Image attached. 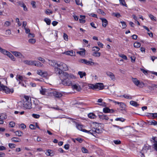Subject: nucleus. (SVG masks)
<instances>
[{"label":"nucleus","mask_w":157,"mask_h":157,"mask_svg":"<svg viewBox=\"0 0 157 157\" xmlns=\"http://www.w3.org/2000/svg\"><path fill=\"white\" fill-rule=\"evenodd\" d=\"M49 65L54 67L55 71L57 74L60 75L62 73V70L66 71L67 69V67L66 64L63 62H57L54 60L48 59Z\"/></svg>","instance_id":"1"},{"label":"nucleus","mask_w":157,"mask_h":157,"mask_svg":"<svg viewBox=\"0 0 157 157\" xmlns=\"http://www.w3.org/2000/svg\"><path fill=\"white\" fill-rule=\"evenodd\" d=\"M63 79L61 80V83L64 85H72V81L71 78H74V75L71 74H68L66 72H63Z\"/></svg>","instance_id":"2"},{"label":"nucleus","mask_w":157,"mask_h":157,"mask_svg":"<svg viewBox=\"0 0 157 157\" xmlns=\"http://www.w3.org/2000/svg\"><path fill=\"white\" fill-rule=\"evenodd\" d=\"M90 89L93 90L98 89L99 90H102L104 88V85L102 83H98L95 85L90 84L89 85Z\"/></svg>","instance_id":"3"},{"label":"nucleus","mask_w":157,"mask_h":157,"mask_svg":"<svg viewBox=\"0 0 157 157\" xmlns=\"http://www.w3.org/2000/svg\"><path fill=\"white\" fill-rule=\"evenodd\" d=\"M40 93L42 95L50 96L52 95V90L44 88L41 86L40 89Z\"/></svg>","instance_id":"4"},{"label":"nucleus","mask_w":157,"mask_h":157,"mask_svg":"<svg viewBox=\"0 0 157 157\" xmlns=\"http://www.w3.org/2000/svg\"><path fill=\"white\" fill-rule=\"evenodd\" d=\"M132 79L133 82L137 86L141 88L144 86V83L142 82H140L137 78H132Z\"/></svg>","instance_id":"5"},{"label":"nucleus","mask_w":157,"mask_h":157,"mask_svg":"<svg viewBox=\"0 0 157 157\" xmlns=\"http://www.w3.org/2000/svg\"><path fill=\"white\" fill-rule=\"evenodd\" d=\"M2 91L7 94H12L14 92V90L13 88L10 89L5 86Z\"/></svg>","instance_id":"6"},{"label":"nucleus","mask_w":157,"mask_h":157,"mask_svg":"<svg viewBox=\"0 0 157 157\" xmlns=\"http://www.w3.org/2000/svg\"><path fill=\"white\" fill-rule=\"evenodd\" d=\"M24 107L26 109H31L32 108L31 101L24 102L23 103Z\"/></svg>","instance_id":"7"},{"label":"nucleus","mask_w":157,"mask_h":157,"mask_svg":"<svg viewBox=\"0 0 157 157\" xmlns=\"http://www.w3.org/2000/svg\"><path fill=\"white\" fill-rule=\"evenodd\" d=\"M52 94H53L55 97L56 98H60L62 96V94L61 93L56 91H53L52 90Z\"/></svg>","instance_id":"8"},{"label":"nucleus","mask_w":157,"mask_h":157,"mask_svg":"<svg viewBox=\"0 0 157 157\" xmlns=\"http://www.w3.org/2000/svg\"><path fill=\"white\" fill-rule=\"evenodd\" d=\"M151 149L150 146L147 144H145L142 149V151L144 153H146L147 150Z\"/></svg>","instance_id":"9"},{"label":"nucleus","mask_w":157,"mask_h":157,"mask_svg":"<svg viewBox=\"0 0 157 157\" xmlns=\"http://www.w3.org/2000/svg\"><path fill=\"white\" fill-rule=\"evenodd\" d=\"M71 86L73 89L76 90L78 91H80L82 89L81 86L78 84L72 85Z\"/></svg>","instance_id":"10"},{"label":"nucleus","mask_w":157,"mask_h":157,"mask_svg":"<svg viewBox=\"0 0 157 157\" xmlns=\"http://www.w3.org/2000/svg\"><path fill=\"white\" fill-rule=\"evenodd\" d=\"M103 112L105 113H113L114 112V110L113 109H110L109 108L106 107L103 108Z\"/></svg>","instance_id":"11"},{"label":"nucleus","mask_w":157,"mask_h":157,"mask_svg":"<svg viewBox=\"0 0 157 157\" xmlns=\"http://www.w3.org/2000/svg\"><path fill=\"white\" fill-rule=\"evenodd\" d=\"M106 74L109 76L112 80H114L115 79L114 75L111 72L107 71L106 72Z\"/></svg>","instance_id":"12"},{"label":"nucleus","mask_w":157,"mask_h":157,"mask_svg":"<svg viewBox=\"0 0 157 157\" xmlns=\"http://www.w3.org/2000/svg\"><path fill=\"white\" fill-rule=\"evenodd\" d=\"M100 19L102 22V25L103 27L105 28L108 24V22L107 20L105 18H100Z\"/></svg>","instance_id":"13"},{"label":"nucleus","mask_w":157,"mask_h":157,"mask_svg":"<svg viewBox=\"0 0 157 157\" xmlns=\"http://www.w3.org/2000/svg\"><path fill=\"white\" fill-rule=\"evenodd\" d=\"M98 116L102 120H108L109 119L107 115L103 114L102 113L99 114Z\"/></svg>","instance_id":"14"},{"label":"nucleus","mask_w":157,"mask_h":157,"mask_svg":"<svg viewBox=\"0 0 157 157\" xmlns=\"http://www.w3.org/2000/svg\"><path fill=\"white\" fill-rule=\"evenodd\" d=\"M119 106L120 107L118 109L119 110L123 111L125 110L126 105L123 102H121L120 105H119Z\"/></svg>","instance_id":"15"},{"label":"nucleus","mask_w":157,"mask_h":157,"mask_svg":"<svg viewBox=\"0 0 157 157\" xmlns=\"http://www.w3.org/2000/svg\"><path fill=\"white\" fill-rule=\"evenodd\" d=\"M45 154L47 155L51 156H52L54 155V153L53 152V151L50 149L47 150Z\"/></svg>","instance_id":"16"},{"label":"nucleus","mask_w":157,"mask_h":157,"mask_svg":"<svg viewBox=\"0 0 157 157\" xmlns=\"http://www.w3.org/2000/svg\"><path fill=\"white\" fill-rule=\"evenodd\" d=\"M73 122L75 123L76 128L79 130L82 131L84 129L82 128V126L75 121H74Z\"/></svg>","instance_id":"17"},{"label":"nucleus","mask_w":157,"mask_h":157,"mask_svg":"<svg viewBox=\"0 0 157 157\" xmlns=\"http://www.w3.org/2000/svg\"><path fill=\"white\" fill-rule=\"evenodd\" d=\"M33 61L34 62L33 65L39 67H41L43 65V64L38 61Z\"/></svg>","instance_id":"18"},{"label":"nucleus","mask_w":157,"mask_h":157,"mask_svg":"<svg viewBox=\"0 0 157 157\" xmlns=\"http://www.w3.org/2000/svg\"><path fill=\"white\" fill-rule=\"evenodd\" d=\"M130 104L132 105L135 107H137L140 105L136 102L134 101H130Z\"/></svg>","instance_id":"19"},{"label":"nucleus","mask_w":157,"mask_h":157,"mask_svg":"<svg viewBox=\"0 0 157 157\" xmlns=\"http://www.w3.org/2000/svg\"><path fill=\"white\" fill-rule=\"evenodd\" d=\"M11 140L12 142L16 143V142H19L21 141V139L18 137H13L11 138Z\"/></svg>","instance_id":"20"},{"label":"nucleus","mask_w":157,"mask_h":157,"mask_svg":"<svg viewBox=\"0 0 157 157\" xmlns=\"http://www.w3.org/2000/svg\"><path fill=\"white\" fill-rule=\"evenodd\" d=\"M24 63L29 65H33L34 62L32 60H26L24 61Z\"/></svg>","instance_id":"21"},{"label":"nucleus","mask_w":157,"mask_h":157,"mask_svg":"<svg viewBox=\"0 0 157 157\" xmlns=\"http://www.w3.org/2000/svg\"><path fill=\"white\" fill-rule=\"evenodd\" d=\"M82 51H78L77 52L78 54H79L80 55L83 56L85 55V50L84 48H82L81 49Z\"/></svg>","instance_id":"22"},{"label":"nucleus","mask_w":157,"mask_h":157,"mask_svg":"<svg viewBox=\"0 0 157 157\" xmlns=\"http://www.w3.org/2000/svg\"><path fill=\"white\" fill-rule=\"evenodd\" d=\"M37 74L40 75L42 76L43 77L47 75L46 73L43 72L41 70L37 71Z\"/></svg>","instance_id":"23"},{"label":"nucleus","mask_w":157,"mask_h":157,"mask_svg":"<svg viewBox=\"0 0 157 157\" xmlns=\"http://www.w3.org/2000/svg\"><path fill=\"white\" fill-rule=\"evenodd\" d=\"M34 105H35L34 108L36 109V110L38 111L41 109V107L40 105H39L37 103H34Z\"/></svg>","instance_id":"24"},{"label":"nucleus","mask_w":157,"mask_h":157,"mask_svg":"<svg viewBox=\"0 0 157 157\" xmlns=\"http://www.w3.org/2000/svg\"><path fill=\"white\" fill-rule=\"evenodd\" d=\"M15 135L18 136H21L23 134V133L20 131H17L14 132Z\"/></svg>","instance_id":"25"},{"label":"nucleus","mask_w":157,"mask_h":157,"mask_svg":"<svg viewBox=\"0 0 157 157\" xmlns=\"http://www.w3.org/2000/svg\"><path fill=\"white\" fill-rule=\"evenodd\" d=\"M7 55L13 61L15 60V59L14 56L10 52H8Z\"/></svg>","instance_id":"26"},{"label":"nucleus","mask_w":157,"mask_h":157,"mask_svg":"<svg viewBox=\"0 0 157 157\" xmlns=\"http://www.w3.org/2000/svg\"><path fill=\"white\" fill-rule=\"evenodd\" d=\"M65 53L66 55H68L74 56L75 55V52H74L73 51L71 50L67 51L65 52Z\"/></svg>","instance_id":"27"},{"label":"nucleus","mask_w":157,"mask_h":157,"mask_svg":"<svg viewBox=\"0 0 157 157\" xmlns=\"http://www.w3.org/2000/svg\"><path fill=\"white\" fill-rule=\"evenodd\" d=\"M149 124L150 125L157 126V121L155 120L149 121H148Z\"/></svg>","instance_id":"28"},{"label":"nucleus","mask_w":157,"mask_h":157,"mask_svg":"<svg viewBox=\"0 0 157 157\" xmlns=\"http://www.w3.org/2000/svg\"><path fill=\"white\" fill-rule=\"evenodd\" d=\"M78 74L80 75L81 78H82L84 76L86 75V73L85 72L79 71L78 72Z\"/></svg>","instance_id":"29"},{"label":"nucleus","mask_w":157,"mask_h":157,"mask_svg":"<svg viewBox=\"0 0 157 157\" xmlns=\"http://www.w3.org/2000/svg\"><path fill=\"white\" fill-rule=\"evenodd\" d=\"M92 129H94V130H93V133H101V130H100L99 128H93Z\"/></svg>","instance_id":"30"},{"label":"nucleus","mask_w":157,"mask_h":157,"mask_svg":"<svg viewBox=\"0 0 157 157\" xmlns=\"http://www.w3.org/2000/svg\"><path fill=\"white\" fill-rule=\"evenodd\" d=\"M24 99H23L24 102L27 101H31V98L28 96L25 95L24 96Z\"/></svg>","instance_id":"31"},{"label":"nucleus","mask_w":157,"mask_h":157,"mask_svg":"<svg viewBox=\"0 0 157 157\" xmlns=\"http://www.w3.org/2000/svg\"><path fill=\"white\" fill-rule=\"evenodd\" d=\"M13 54L16 56H19L20 57L22 56V55L21 53L17 52H13Z\"/></svg>","instance_id":"32"},{"label":"nucleus","mask_w":157,"mask_h":157,"mask_svg":"<svg viewBox=\"0 0 157 157\" xmlns=\"http://www.w3.org/2000/svg\"><path fill=\"white\" fill-rule=\"evenodd\" d=\"M141 46V43L139 42H135L134 44V46L136 48H139Z\"/></svg>","instance_id":"33"},{"label":"nucleus","mask_w":157,"mask_h":157,"mask_svg":"<svg viewBox=\"0 0 157 157\" xmlns=\"http://www.w3.org/2000/svg\"><path fill=\"white\" fill-rule=\"evenodd\" d=\"M93 130H94V129H92V130H90L89 131H88L85 129H84L83 130H82V131H83V132H84L87 133L89 134H93Z\"/></svg>","instance_id":"34"},{"label":"nucleus","mask_w":157,"mask_h":157,"mask_svg":"<svg viewBox=\"0 0 157 157\" xmlns=\"http://www.w3.org/2000/svg\"><path fill=\"white\" fill-rule=\"evenodd\" d=\"M17 79L19 81H20L21 82L23 81V77L22 76L18 75L17 76Z\"/></svg>","instance_id":"35"},{"label":"nucleus","mask_w":157,"mask_h":157,"mask_svg":"<svg viewBox=\"0 0 157 157\" xmlns=\"http://www.w3.org/2000/svg\"><path fill=\"white\" fill-rule=\"evenodd\" d=\"M88 117L89 118L91 119H94L96 118L95 115L92 113H90L88 114Z\"/></svg>","instance_id":"36"},{"label":"nucleus","mask_w":157,"mask_h":157,"mask_svg":"<svg viewBox=\"0 0 157 157\" xmlns=\"http://www.w3.org/2000/svg\"><path fill=\"white\" fill-rule=\"evenodd\" d=\"M44 21L46 23L47 25H50L51 21L50 19L47 18H45L44 20Z\"/></svg>","instance_id":"37"},{"label":"nucleus","mask_w":157,"mask_h":157,"mask_svg":"<svg viewBox=\"0 0 157 157\" xmlns=\"http://www.w3.org/2000/svg\"><path fill=\"white\" fill-rule=\"evenodd\" d=\"M120 4H122L123 6L126 7H127V5L126 4L124 0H119Z\"/></svg>","instance_id":"38"},{"label":"nucleus","mask_w":157,"mask_h":157,"mask_svg":"<svg viewBox=\"0 0 157 157\" xmlns=\"http://www.w3.org/2000/svg\"><path fill=\"white\" fill-rule=\"evenodd\" d=\"M123 97H124V98L129 99H132V96L129 95H127L125 94H124V95H123Z\"/></svg>","instance_id":"39"},{"label":"nucleus","mask_w":157,"mask_h":157,"mask_svg":"<svg viewBox=\"0 0 157 157\" xmlns=\"http://www.w3.org/2000/svg\"><path fill=\"white\" fill-rule=\"evenodd\" d=\"M0 52L3 54L6 55L9 52L7 51L6 50L3 49L2 48H1V49H0Z\"/></svg>","instance_id":"40"},{"label":"nucleus","mask_w":157,"mask_h":157,"mask_svg":"<svg viewBox=\"0 0 157 157\" xmlns=\"http://www.w3.org/2000/svg\"><path fill=\"white\" fill-rule=\"evenodd\" d=\"M100 50V48L98 47L95 46L92 48V51L95 52H98Z\"/></svg>","instance_id":"41"},{"label":"nucleus","mask_w":157,"mask_h":157,"mask_svg":"<svg viewBox=\"0 0 157 157\" xmlns=\"http://www.w3.org/2000/svg\"><path fill=\"white\" fill-rule=\"evenodd\" d=\"M28 41L31 44H34L36 42V40L35 39L32 38L29 39Z\"/></svg>","instance_id":"42"},{"label":"nucleus","mask_w":157,"mask_h":157,"mask_svg":"<svg viewBox=\"0 0 157 157\" xmlns=\"http://www.w3.org/2000/svg\"><path fill=\"white\" fill-rule=\"evenodd\" d=\"M156 137H152L151 138V141L152 143H157V140H156Z\"/></svg>","instance_id":"43"},{"label":"nucleus","mask_w":157,"mask_h":157,"mask_svg":"<svg viewBox=\"0 0 157 157\" xmlns=\"http://www.w3.org/2000/svg\"><path fill=\"white\" fill-rule=\"evenodd\" d=\"M115 120L116 121H121L122 122H123L125 121V119H124L122 117H120V118H117L115 119Z\"/></svg>","instance_id":"44"},{"label":"nucleus","mask_w":157,"mask_h":157,"mask_svg":"<svg viewBox=\"0 0 157 157\" xmlns=\"http://www.w3.org/2000/svg\"><path fill=\"white\" fill-rule=\"evenodd\" d=\"M32 116L35 118L38 119L40 117V116L39 114H33L32 115Z\"/></svg>","instance_id":"45"},{"label":"nucleus","mask_w":157,"mask_h":157,"mask_svg":"<svg viewBox=\"0 0 157 157\" xmlns=\"http://www.w3.org/2000/svg\"><path fill=\"white\" fill-rule=\"evenodd\" d=\"M149 17L150 18V19L153 21H156V17L153 16V15L151 14H150L149 15Z\"/></svg>","instance_id":"46"},{"label":"nucleus","mask_w":157,"mask_h":157,"mask_svg":"<svg viewBox=\"0 0 157 157\" xmlns=\"http://www.w3.org/2000/svg\"><path fill=\"white\" fill-rule=\"evenodd\" d=\"M120 23L122 24V28L123 29H125L126 28L127 25L126 23L124 21H121Z\"/></svg>","instance_id":"47"},{"label":"nucleus","mask_w":157,"mask_h":157,"mask_svg":"<svg viewBox=\"0 0 157 157\" xmlns=\"http://www.w3.org/2000/svg\"><path fill=\"white\" fill-rule=\"evenodd\" d=\"M75 2L77 5L81 6H82V4L80 0H75Z\"/></svg>","instance_id":"48"},{"label":"nucleus","mask_w":157,"mask_h":157,"mask_svg":"<svg viewBox=\"0 0 157 157\" xmlns=\"http://www.w3.org/2000/svg\"><path fill=\"white\" fill-rule=\"evenodd\" d=\"M92 63H94V62H93L87 61L85 59V62L84 63L87 65H90Z\"/></svg>","instance_id":"49"},{"label":"nucleus","mask_w":157,"mask_h":157,"mask_svg":"<svg viewBox=\"0 0 157 157\" xmlns=\"http://www.w3.org/2000/svg\"><path fill=\"white\" fill-rule=\"evenodd\" d=\"M98 12L100 13L101 14L103 15H104L105 14V13L101 9H98L97 11Z\"/></svg>","instance_id":"50"},{"label":"nucleus","mask_w":157,"mask_h":157,"mask_svg":"<svg viewBox=\"0 0 157 157\" xmlns=\"http://www.w3.org/2000/svg\"><path fill=\"white\" fill-rule=\"evenodd\" d=\"M82 152L84 153H88V150L85 147H82Z\"/></svg>","instance_id":"51"},{"label":"nucleus","mask_w":157,"mask_h":157,"mask_svg":"<svg viewBox=\"0 0 157 157\" xmlns=\"http://www.w3.org/2000/svg\"><path fill=\"white\" fill-rule=\"evenodd\" d=\"M140 70L145 75H147L148 74V71L146 70L143 69L141 68Z\"/></svg>","instance_id":"52"},{"label":"nucleus","mask_w":157,"mask_h":157,"mask_svg":"<svg viewBox=\"0 0 157 157\" xmlns=\"http://www.w3.org/2000/svg\"><path fill=\"white\" fill-rule=\"evenodd\" d=\"M15 145L13 144L9 143V147L11 148H14L15 147Z\"/></svg>","instance_id":"53"},{"label":"nucleus","mask_w":157,"mask_h":157,"mask_svg":"<svg viewBox=\"0 0 157 157\" xmlns=\"http://www.w3.org/2000/svg\"><path fill=\"white\" fill-rule=\"evenodd\" d=\"M15 125V122L13 121H11L9 123V125L11 127H14Z\"/></svg>","instance_id":"54"},{"label":"nucleus","mask_w":157,"mask_h":157,"mask_svg":"<svg viewBox=\"0 0 157 157\" xmlns=\"http://www.w3.org/2000/svg\"><path fill=\"white\" fill-rule=\"evenodd\" d=\"M11 25V22L8 21H6L4 23V25L6 26H9Z\"/></svg>","instance_id":"55"},{"label":"nucleus","mask_w":157,"mask_h":157,"mask_svg":"<svg viewBox=\"0 0 157 157\" xmlns=\"http://www.w3.org/2000/svg\"><path fill=\"white\" fill-rule=\"evenodd\" d=\"M5 86L0 81V91H2Z\"/></svg>","instance_id":"56"},{"label":"nucleus","mask_w":157,"mask_h":157,"mask_svg":"<svg viewBox=\"0 0 157 157\" xmlns=\"http://www.w3.org/2000/svg\"><path fill=\"white\" fill-rule=\"evenodd\" d=\"M113 141L116 144H121V141L119 140H114Z\"/></svg>","instance_id":"57"},{"label":"nucleus","mask_w":157,"mask_h":157,"mask_svg":"<svg viewBox=\"0 0 157 157\" xmlns=\"http://www.w3.org/2000/svg\"><path fill=\"white\" fill-rule=\"evenodd\" d=\"M68 36L65 33H64L63 34V37L64 38V39L66 40L67 41L68 40Z\"/></svg>","instance_id":"58"},{"label":"nucleus","mask_w":157,"mask_h":157,"mask_svg":"<svg viewBox=\"0 0 157 157\" xmlns=\"http://www.w3.org/2000/svg\"><path fill=\"white\" fill-rule=\"evenodd\" d=\"M31 4L32 5L33 8H36V2L35 1H32L31 2Z\"/></svg>","instance_id":"59"},{"label":"nucleus","mask_w":157,"mask_h":157,"mask_svg":"<svg viewBox=\"0 0 157 157\" xmlns=\"http://www.w3.org/2000/svg\"><path fill=\"white\" fill-rule=\"evenodd\" d=\"M16 21L18 23V25L19 26H21V24L20 23L19 19L18 18H17L16 19Z\"/></svg>","instance_id":"60"},{"label":"nucleus","mask_w":157,"mask_h":157,"mask_svg":"<svg viewBox=\"0 0 157 157\" xmlns=\"http://www.w3.org/2000/svg\"><path fill=\"white\" fill-rule=\"evenodd\" d=\"M38 59L39 60L41 61L42 62H43L44 63V62L45 61V59L44 58H43L42 57H38Z\"/></svg>","instance_id":"61"},{"label":"nucleus","mask_w":157,"mask_h":157,"mask_svg":"<svg viewBox=\"0 0 157 157\" xmlns=\"http://www.w3.org/2000/svg\"><path fill=\"white\" fill-rule=\"evenodd\" d=\"M29 128L32 129H36V127L33 124H30L29 126Z\"/></svg>","instance_id":"62"},{"label":"nucleus","mask_w":157,"mask_h":157,"mask_svg":"<svg viewBox=\"0 0 157 157\" xmlns=\"http://www.w3.org/2000/svg\"><path fill=\"white\" fill-rule=\"evenodd\" d=\"M151 115H152V117H153V118H155L156 117H157V113H149Z\"/></svg>","instance_id":"63"},{"label":"nucleus","mask_w":157,"mask_h":157,"mask_svg":"<svg viewBox=\"0 0 157 157\" xmlns=\"http://www.w3.org/2000/svg\"><path fill=\"white\" fill-rule=\"evenodd\" d=\"M20 127L22 129H24L26 128V126L24 124H20Z\"/></svg>","instance_id":"64"}]
</instances>
